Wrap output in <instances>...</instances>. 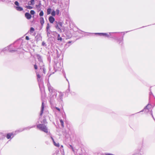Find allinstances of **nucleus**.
Listing matches in <instances>:
<instances>
[{"mask_svg":"<svg viewBox=\"0 0 155 155\" xmlns=\"http://www.w3.org/2000/svg\"><path fill=\"white\" fill-rule=\"evenodd\" d=\"M48 90L51 93V95L52 96L55 95V97L60 102H62L63 95V93L60 92H58L57 93L56 91L53 89L49 83L48 84Z\"/></svg>","mask_w":155,"mask_h":155,"instance_id":"nucleus-1","label":"nucleus"},{"mask_svg":"<svg viewBox=\"0 0 155 155\" xmlns=\"http://www.w3.org/2000/svg\"><path fill=\"white\" fill-rule=\"evenodd\" d=\"M41 123L43 124H39L37 125V128L40 130L43 131L46 133L48 132V129L46 125H45V124L47 123L45 119H44L42 121H41Z\"/></svg>","mask_w":155,"mask_h":155,"instance_id":"nucleus-2","label":"nucleus"},{"mask_svg":"<svg viewBox=\"0 0 155 155\" xmlns=\"http://www.w3.org/2000/svg\"><path fill=\"white\" fill-rule=\"evenodd\" d=\"M56 22V24H55V27L58 30V31L60 32H62V30L63 31V32H64V28H61L60 27L58 26V23L57 21Z\"/></svg>","mask_w":155,"mask_h":155,"instance_id":"nucleus-3","label":"nucleus"},{"mask_svg":"<svg viewBox=\"0 0 155 155\" xmlns=\"http://www.w3.org/2000/svg\"><path fill=\"white\" fill-rule=\"evenodd\" d=\"M25 16L28 19H30L31 17V15L28 12H26L25 13Z\"/></svg>","mask_w":155,"mask_h":155,"instance_id":"nucleus-4","label":"nucleus"},{"mask_svg":"<svg viewBox=\"0 0 155 155\" xmlns=\"http://www.w3.org/2000/svg\"><path fill=\"white\" fill-rule=\"evenodd\" d=\"M50 28V25L49 24H48L46 28V31L47 32V35L48 36V35L50 34V31L49 30Z\"/></svg>","mask_w":155,"mask_h":155,"instance_id":"nucleus-5","label":"nucleus"},{"mask_svg":"<svg viewBox=\"0 0 155 155\" xmlns=\"http://www.w3.org/2000/svg\"><path fill=\"white\" fill-rule=\"evenodd\" d=\"M44 108V103L43 102L42 103L41 107V113L40 114V115L41 116L43 114V110Z\"/></svg>","mask_w":155,"mask_h":155,"instance_id":"nucleus-6","label":"nucleus"},{"mask_svg":"<svg viewBox=\"0 0 155 155\" xmlns=\"http://www.w3.org/2000/svg\"><path fill=\"white\" fill-rule=\"evenodd\" d=\"M49 20L51 23H53L55 19L53 17L50 16L49 18Z\"/></svg>","mask_w":155,"mask_h":155,"instance_id":"nucleus-7","label":"nucleus"},{"mask_svg":"<svg viewBox=\"0 0 155 155\" xmlns=\"http://www.w3.org/2000/svg\"><path fill=\"white\" fill-rule=\"evenodd\" d=\"M95 34H98L101 36H106L107 37H108L109 36V35L106 33H95Z\"/></svg>","mask_w":155,"mask_h":155,"instance_id":"nucleus-8","label":"nucleus"},{"mask_svg":"<svg viewBox=\"0 0 155 155\" xmlns=\"http://www.w3.org/2000/svg\"><path fill=\"white\" fill-rule=\"evenodd\" d=\"M36 57L40 62L41 63H42V60L41 56L39 54H37Z\"/></svg>","mask_w":155,"mask_h":155,"instance_id":"nucleus-9","label":"nucleus"},{"mask_svg":"<svg viewBox=\"0 0 155 155\" xmlns=\"http://www.w3.org/2000/svg\"><path fill=\"white\" fill-rule=\"evenodd\" d=\"M15 8L16 10L18 11H21L23 10V9L22 7L19 6L15 7Z\"/></svg>","mask_w":155,"mask_h":155,"instance_id":"nucleus-10","label":"nucleus"},{"mask_svg":"<svg viewBox=\"0 0 155 155\" xmlns=\"http://www.w3.org/2000/svg\"><path fill=\"white\" fill-rule=\"evenodd\" d=\"M14 137V135L13 134H7V138L8 139H10L12 137Z\"/></svg>","mask_w":155,"mask_h":155,"instance_id":"nucleus-11","label":"nucleus"},{"mask_svg":"<svg viewBox=\"0 0 155 155\" xmlns=\"http://www.w3.org/2000/svg\"><path fill=\"white\" fill-rule=\"evenodd\" d=\"M40 21L41 24L42 25L44 24V18L43 17H41L40 18Z\"/></svg>","mask_w":155,"mask_h":155,"instance_id":"nucleus-12","label":"nucleus"},{"mask_svg":"<svg viewBox=\"0 0 155 155\" xmlns=\"http://www.w3.org/2000/svg\"><path fill=\"white\" fill-rule=\"evenodd\" d=\"M35 0H31V1L30 2L28 3V5H34L35 4L34 3Z\"/></svg>","mask_w":155,"mask_h":155,"instance_id":"nucleus-13","label":"nucleus"},{"mask_svg":"<svg viewBox=\"0 0 155 155\" xmlns=\"http://www.w3.org/2000/svg\"><path fill=\"white\" fill-rule=\"evenodd\" d=\"M53 143L54 145L56 147H59V144L58 143H56V142H55L54 141H53Z\"/></svg>","mask_w":155,"mask_h":155,"instance_id":"nucleus-14","label":"nucleus"},{"mask_svg":"<svg viewBox=\"0 0 155 155\" xmlns=\"http://www.w3.org/2000/svg\"><path fill=\"white\" fill-rule=\"evenodd\" d=\"M51 9L50 8H48L47 9V14L48 15L50 14L51 13Z\"/></svg>","mask_w":155,"mask_h":155,"instance_id":"nucleus-15","label":"nucleus"},{"mask_svg":"<svg viewBox=\"0 0 155 155\" xmlns=\"http://www.w3.org/2000/svg\"><path fill=\"white\" fill-rule=\"evenodd\" d=\"M60 123H61V126H62V127H64V122H63V121L61 119V120H60Z\"/></svg>","mask_w":155,"mask_h":155,"instance_id":"nucleus-16","label":"nucleus"},{"mask_svg":"<svg viewBox=\"0 0 155 155\" xmlns=\"http://www.w3.org/2000/svg\"><path fill=\"white\" fill-rule=\"evenodd\" d=\"M55 12L54 11H53L51 13V15L53 16H54L55 15Z\"/></svg>","mask_w":155,"mask_h":155,"instance_id":"nucleus-17","label":"nucleus"},{"mask_svg":"<svg viewBox=\"0 0 155 155\" xmlns=\"http://www.w3.org/2000/svg\"><path fill=\"white\" fill-rule=\"evenodd\" d=\"M58 40L60 41H61L62 40V38L60 37V35L59 34L58 35Z\"/></svg>","mask_w":155,"mask_h":155,"instance_id":"nucleus-18","label":"nucleus"},{"mask_svg":"<svg viewBox=\"0 0 155 155\" xmlns=\"http://www.w3.org/2000/svg\"><path fill=\"white\" fill-rule=\"evenodd\" d=\"M43 14H44V13H43V11H41L39 13V15L40 16H42L43 15Z\"/></svg>","mask_w":155,"mask_h":155,"instance_id":"nucleus-19","label":"nucleus"},{"mask_svg":"<svg viewBox=\"0 0 155 155\" xmlns=\"http://www.w3.org/2000/svg\"><path fill=\"white\" fill-rule=\"evenodd\" d=\"M58 24V25H59L60 27H62V25H63V23L62 22H59Z\"/></svg>","mask_w":155,"mask_h":155,"instance_id":"nucleus-20","label":"nucleus"},{"mask_svg":"<svg viewBox=\"0 0 155 155\" xmlns=\"http://www.w3.org/2000/svg\"><path fill=\"white\" fill-rule=\"evenodd\" d=\"M34 31V29L32 28V27H31L30 28V31L31 33H32Z\"/></svg>","mask_w":155,"mask_h":155,"instance_id":"nucleus-21","label":"nucleus"},{"mask_svg":"<svg viewBox=\"0 0 155 155\" xmlns=\"http://www.w3.org/2000/svg\"><path fill=\"white\" fill-rule=\"evenodd\" d=\"M37 78H38V81H39V79H40L41 78V76L39 74H37Z\"/></svg>","mask_w":155,"mask_h":155,"instance_id":"nucleus-22","label":"nucleus"},{"mask_svg":"<svg viewBox=\"0 0 155 155\" xmlns=\"http://www.w3.org/2000/svg\"><path fill=\"white\" fill-rule=\"evenodd\" d=\"M55 12L57 15H58L59 13V11L58 9H56Z\"/></svg>","mask_w":155,"mask_h":155,"instance_id":"nucleus-23","label":"nucleus"},{"mask_svg":"<svg viewBox=\"0 0 155 155\" xmlns=\"http://www.w3.org/2000/svg\"><path fill=\"white\" fill-rule=\"evenodd\" d=\"M15 4L17 6H19V3L17 1H15Z\"/></svg>","mask_w":155,"mask_h":155,"instance_id":"nucleus-24","label":"nucleus"},{"mask_svg":"<svg viewBox=\"0 0 155 155\" xmlns=\"http://www.w3.org/2000/svg\"><path fill=\"white\" fill-rule=\"evenodd\" d=\"M30 13L31 15H34L35 13V11L34 10H31L30 11Z\"/></svg>","mask_w":155,"mask_h":155,"instance_id":"nucleus-25","label":"nucleus"},{"mask_svg":"<svg viewBox=\"0 0 155 155\" xmlns=\"http://www.w3.org/2000/svg\"><path fill=\"white\" fill-rule=\"evenodd\" d=\"M26 8H27L29 9H32V7L31 6H26Z\"/></svg>","mask_w":155,"mask_h":155,"instance_id":"nucleus-26","label":"nucleus"},{"mask_svg":"<svg viewBox=\"0 0 155 155\" xmlns=\"http://www.w3.org/2000/svg\"><path fill=\"white\" fill-rule=\"evenodd\" d=\"M69 148H71L73 151H74V148L71 145H69Z\"/></svg>","mask_w":155,"mask_h":155,"instance_id":"nucleus-27","label":"nucleus"},{"mask_svg":"<svg viewBox=\"0 0 155 155\" xmlns=\"http://www.w3.org/2000/svg\"><path fill=\"white\" fill-rule=\"evenodd\" d=\"M42 45L43 46H45L46 45H45V42L44 41H43L42 42Z\"/></svg>","mask_w":155,"mask_h":155,"instance_id":"nucleus-28","label":"nucleus"},{"mask_svg":"<svg viewBox=\"0 0 155 155\" xmlns=\"http://www.w3.org/2000/svg\"><path fill=\"white\" fill-rule=\"evenodd\" d=\"M148 106V105H147V106H146L145 107V108H144V109H143V110H141V112H142V111H143L144 110H145V109H147V107Z\"/></svg>","mask_w":155,"mask_h":155,"instance_id":"nucleus-29","label":"nucleus"},{"mask_svg":"<svg viewBox=\"0 0 155 155\" xmlns=\"http://www.w3.org/2000/svg\"><path fill=\"white\" fill-rule=\"evenodd\" d=\"M34 68H35V69H37L38 67L36 65V64L35 65Z\"/></svg>","mask_w":155,"mask_h":155,"instance_id":"nucleus-30","label":"nucleus"},{"mask_svg":"<svg viewBox=\"0 0 155 155\" xmlns=\"http://www.w3.org/2000/svg\"><path fill=\"white\" fill-rule=\"evenodd\" d=\"M25 39H26V40H29V38L28 37V36H26V37H25Z\"/></svg>","mask_w":155,"mask_h":155,"instance_id":"nucleus-31","label":"nucleus"},{"mask_svg":"<svg viewBox=\"0 0 155 155\" xmlns=\"http://www.w3.org/2000/svg\"><path fill=\"white\" fill-rule=\"evenodd\" d=\"M55 108L58 111H60V109L57 107H55Z\"/></svg>","mask_w":155,"mask_h":155,"instance_id":"nucleus-32","label":"nucleus"},{"mask_svg":"<svg viewBox=\"0 0 155 155\" xmlns=\"http://www.w3.org/2000/svg\"><path fill=\"white\" fill-rule=\"evenodd\" d=\"M51 139H52V141H53H53H54V140L53 138H52V137H51Z\"/></svg>","mask_w":155,"mask_h":155,"instance_id":"nucleus-33","label":"nucleus"},{"mask_svg":"<svg viewBox=\"0 0 155 155\" xmlns=\"http://www.w3.org/2000/svg\"><path fill=\"white\" fill-rule=\"evenodd\" d=\"M151 115L152 116V117H153V119H154V118L153 117V114H152V113H151Z\"/></svg>","mask_w":155,"mask_h":155,"instance_id":"nucleus-34","label":"nucleus"},{"mask_svg":"<svg viewBox=\"0 0 155 155\" xmlns=\"http://www.w3.org/2000/svg\"><path fill=\"white\" fill-rule=\"evenodd\" d=\"M43 70L44 73H45V69H44V68H43Z\"/></svg>","mask_w":155,"mask_h":155,"instance_id":"nucleus-35","label":"nucleus"},{"mask_svg":"<svg viewBox=\"0 0 155 155\" xmlns=\"http://www.w3.org/2000/svg\"><path fill=\"white\" fill-rule=\"evenodd\" d=\"M35 126H34L33 127H35Z\"/></svg>","mask_w":155,"mask_h":155,"instance_id":"nucleus-36","label":"nucleus"},{"mask_svg":"<svg viewBox=\"0 0 155 155\" xmlns=\"http://www.w3.org/2000/svg\"><path fill=\"white\" fill-rule=\"evenodd\" d=\"M5 48H4V50H5Z\"/></svg>","mask_w":155,"mask_h":155,"instance_id":"nucleus-37","label":"nucleus"}]
</instances>
